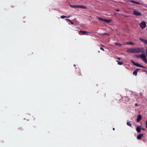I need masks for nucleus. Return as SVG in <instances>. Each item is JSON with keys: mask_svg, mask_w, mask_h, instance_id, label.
<instances>
[{"mask_svg": "<svg viewBox=\"0 0 147 147\" xmlns=\"http://www.w3.org/2000/svg\"><path fill=\"white\" fill-rule=\"evenodd\" d=\"M145 49L142 47L129 48L127 49L126 52L129 53H144Z\"/></svg>", "mask_w": 147, "mask_h": 147, "instance_id": "obj_1", "label": "nucleus"}, {"mask_svg": "<svg viewBox=\"0 0 147 147\" xmlns=\"http://www.w3.org/2000/svg\"><path fill=\"white\" fill-rule=\"evenodd\" d=\"M136 56L137 58H141L144 62L147 64V59L145 54L142 53L141 55H136Z\"/></svg>", "mask_w": 147, "mask_h": 147, "instance_id": "obj_2", "label": "nucleus"}, {"mask_svg": "<svg viewBox=\"0 0 147 147\" xmlns=\"http://www.w3.org/2000/svg\"><path fill=\"white\" fill-rule=\"evenodd\" d=\"M140 27L142 29H144L146 26V23L144 21L142 22L140 24Z\"/></svg>", "mask_w": 147, "mask_h": 147, "instance_id": "obj_3", "label": "nucleus"}, {"mask_svg": "<svg viewBox=\"0 0 147 147\" xmlns=\"http://www.w3.org/2000/svg\"><path fill=\"white\" fill-rule=\"evenodd\" d=\"M133 14L136 16H140L141 15L140 12H138L136 11H134L133 12Z\"/></svg>", "mask_w": 147, "mask_h": 147, "instance_id": "obj_4", "label": "nucleus"}, {"mask_svg": "<svg viewBox=\"0 0 147 147\" xmlns=\"http://www.w3.org/2000/svg\"><path fill=\"white\" fill-rule=\"evenodd\" d=\"M131 62L133 63V64L134 65H135L136 66L138 67H140L141 65H140L139 64H138V63H135L134 61L133 60H131Z\"/></svg>", "mask_w": 147, "mask_h": 147, "instance_id": "obj_5", "label": "nucleus"}, {"mask_svg": "<svg viewBox=\"0 0 147 147\" xmlns=\"http://www.w3.org/2000/svg\"><path fill=\"white\" fill-rule=\"evenodd\" d=\"M144 136V134H140L138 135L137 138L138 140L141 139L142 137Z\"/></svg>", "mask_w": 147, "mask_h": 147, "instance_id": "obj_6", "label": "nucleus"}, {"mask_svg": "<svg viewBox=\"0 0 147 147\" xmlns=\"http://www.w3.org/2000/svg\"><path fill=\"white\" fill-rule=\"evenodd\" d=\"M141 128L140 126H137L136 128V130L137 131V132L138 133H140L141 132Z\"/></svg>", "mask_w": 147, "mask_h": 147, "instance_id": "obj_7", "label": "nucleus"}, {"mask_svg": "<svg viewBox=\"0 0 147 147\" xmlns=\"http://www.w3.org/2000/svg\"><path fill=\"white\" fill-rule=\"evenodd\" d=\"M140 69L139 68H138L136 69L135 70L133 71V74L135 76H136L139 70Z\"/></svg>", "mask_w": 147, "mask_h": 147, "instance_id": "obj_8", "label": "nucleus"}, {"mask_svg": "<svg viewBox=\"0 0 147 147\" xmlns=\"http://www.w3.org/2000/svg\"><path fill=\"white\" fill-rule=\"evenodd\" d=\"M139 39L142 42H143L144 43L147 45V40L143 39L141 38H140Z\"/></svg>", "mask_w": 147, "mask_h": 147, "instance_id": "obj_9", "label": "nucleus"}, {"mask_svg": "<svg viewBox=\"0 0 147 147\" xmlns=\"http://www.w3.org/2000/svg\"><path fill=\"white\" fill-rule=\"evenodd\" d=\"M79 32L80 33H82V34L83 35H87L88 34V32L86 31H80Z\"/></svg>", "mask_w": 147, "mask_h": 147, "instance_id": "obj_10", "label": "nucleus"}, {"mask_svg": "<svg viewBox=\"0 0 147 147\" xmlns=\"http://www.w3.org/2000/svg\"><path fill=\"white\" fill-rule=\"evenodd\" d=\"M142 117L140 115H139L138 116L137 119V121L138 122H139L141 120Z\"/></svg>", "mask_w": 147, "mask_h": 147, "instance_id": "obj_11", "label": "nucleus"}, {"mask_svg": "<svg viewBox=\"0 0 147 147\" xmlns=\"http://www.w3.org/2000/svg\"><path fill=\"white\" fill-rule=\"evenodd\" d=\"M80 8L86 9V7L85 6L82 5H78V7Z\"/></svg>", "mask_w": 147, "mask_h": 147, "instance_id": "obj_12", "label": "nucleus"}, {"mask_svg": "<svg viewBox=\"0 0 147 147\" xmlns=\"http://www.w3.org/2000/svg\"><path fill=\"white\" fill-rule=\"evenodd\" d=\"M115 44L119 46H121L122 45L119 42H115Z\"/></svg>", "mask_w": 147, "mask_h": 147, "instance_id": "obj_13", "label": "nucleus"}, {"mask_svg": "<svg viewBox=\"0 0 147 147\" xmlns=\"http://www.w3.org/2000/svg\"><path fill=\"white\" fill-rule=\"evenodd\" d=\"M116 61L118 63V64L119 65H122L123 64V63L122 62H121L117 60H116Z\"/></svg>", "mask_w": 147, "mask_h": 147, "instance_id": "obj_14", "label": "nucleus"}, {"mask_svg": "<svg viewBox=\"0 0 147 147\" xmlns=\"http://www.w3.org/2000/svg\"><path fill=\"white\" fill-rule=\"evenodd\" d=\"M127 44H128L129 45H134V44L131 42H126Z\"/></svg>", "mask_w": 147, "mask_h": 147, "instance_id": "obj_15", "label": "nucleus"}, {"mask_svg": "<svg viewBox=\"0 0 147 147\" xmlns=\"http://www.w3.org/2000/svg\"><path fill=\"white\" fill-rule=\"evenodd\" d=\"M71 7L74 8H78V5H71Z\"/></svg>", "mask_w": 147, "mask_h": 147, "instance_id": "obj_16", "label": "nucleus"}, {"mask_svg": "<svg viewBox=\"0 0 147 147\" xmlns=\"http://www.w3.org/2000/svg\"><path fill=\"white\" fill-rule=\"evenodd\" d=\"M98 20L100 21H101L102 22H105V19H104L101 18H98Z\"/></svg>", "mask_w": 147, "mask_h": 147, "instance_id": "obj_17", "label": "nucleus"}, {"mask_svg": "<svg viewBox=\"0 0 147 147\" xmlns=\"http://www.w3.org/2000/svg\"><path fill=\"white\" fill-rule=\"evenodd\" d=\"M127 124L128 125L131 127V124L129 122H127Z\"/></svg>", "mask_w": 147, "mask_h": 147, "instance_id": "obj_18", "label": "nucleus"}, {"mask_svg": "<svg viewBox=\"0 0 147 147\" xmlns=\"http://www.w3.org/2000/svg\"><path fill=\"white\" fill-rule=\"evenodd\" d=\"M69 17H70V16L66 17V16H61V18H62V19L64 18H69Z\"/></svg>", "mask_w": 147, "mask_h": 147, "instance_id": "obj_19", "label": "nucleus"}, {"mask_svg": "<svg viewBox=\"0 0 147 147\" xmlns=\"http://www.w3.org/2000/svg\"><path fill=\"white\" fill-rule=\"evenodd\" d=\"M111 21V20H107V19H105V22H107L108 23H109Z\"/></svg>", "mask_w": 147, "mask_h": 147, "instance_id": "obj_20", "label": "nucleus"}, {"mask_svg": "<svg viewBox=\"0 0 147 147\" xmlns=\"http://www.w3.org/2000/svg\"><path fill=\"white\" fill-rule=\"evenodd\" d=\"M140 67H142V68H146L145 67H144L143 66H142L141 65H140Z\"/></svg>", "mask_w": 147, "mask_h": 147, "instance_id": "obj_21", "label": "nucleus"}, {"mask_svg": "<svg viewBox=\"0 0 147 147\" xmlns=\"http://www.w3.org/2000/svg\"><path fill=\"white\" fill-rule=\"evenodd\" d=\"M130 1L131 2H132L133 3H135V2H136V1H133V0H131Z\"/></svg>", "mask_w": 147, "mask_h": 147, "instance_id": "obj_22", "label": "nucleus"}, {"mask_svg": "<svg viewBox=\"0 0 147 147\" xmlns=\"http://www.w3.org/2000/svg\"><path fill=\"white\" fill-rule=\"evenodd\" d=\"M66 21H69V22H70L71 21L70 20H69V19H66Z\"/></svg>", "mask_w": 147, "mask_h": 147, "instance_id": "obj_23", "label": "nucleus"}, {"mask_svg": "<svg viewBox=\"0 0 147 147\" xmlns=\"http://www.w3.org/2000/svg\"><path fill=\"white\" fill-rule=\"evenodd\" d=\"M100 49L101 50H102L103 51H104V49H103V48H102V47H100Z\"/></svg>", "mask_w": 147, "mask_h": 147, "instance_id": "obj_24", "label": "nucleus"}, {"mask_svg": "<svg viewBox=\"0 0 147 147\" xmlns=\"http://www.w3.org/2000/svg\"><path fill=\"white\" fill-rule=\"evenodd\" d=\"M146 125L145 127L146 128H147V120L146 121Z\"/></svg>", "mask_w": 147, "mask_h": 147, "instance_id": "obj_25", "label": "nucleus"}, {"mask_svg": "<svg viewBox=\"0 0 147 147\" xmlns=\"http://www.w3.org/2000/svg\"><path fill=\"white\" fill-rule=\"evenodd\" d=\"M71 24H74V23L73 22H72L71 21L70 22Z\"/></svg>", "mask_w": 147, "mask_h": 147, "instance_id": "obj_26", "label": "nucleus"}, {"mask_svg": "<svg viewBox=\"0 0 147 147\" xmlns=\"http://www.w3.org/2000/svg\"><path fill=\"white\" fill-rule=\"evenodd\" d=\"M135 3H136V4H140V3L139 2H136V1Z\"/></svg>", "mask_w": 147, "mask_h": 147, "instance_id": "obj_27", "label": "nucleus"}, {"mask_svg": "<svg viewBox=\"0 0 147 147\" xmlns=\"http://www.w3.org/2000/svg\"><path fill=\"white\" fill-rule=\"evenodd\" d=\"M141 129L143 130H145V129L144 128H141Z\"/></svg>", "mask_w": 147, "mask_h": 147, "instance_id": "obj_28", "label": "nucleus"}, {"mask_svg": "<svg viewBox=\"0 0 147 147\" xmlns=\"http://www.w3.org/2000/svg\"><path fill=\"white\" fill-rule=\"evenodd\" d=\"M116 10L117 11H119V9H116Z\"/></svg>", "mask_w": 147, "mask_h": 147, "instance_id": "obj_29", "label": "nucleus"}, {"mask_svg": "<svg viewBox=\"0 0 147 147\" xmlns=\"http://www.w3.org/2000/svg\"><path fill=\"white\" fill-rule=\"evenodd\" d=\"M117 59L119 60H121V58H120V57H118Z\"/></svg>", "mask_w": 147, "mask_h": 147, "instance_id": "obj_30", "label": "nucleus"}, {"mask_svg": "<svg viewBox=\"0 0 147 147\" xmlns=\"http://www.w3.org/2000/svg\"><path fill=\"white\" fill-rule=\"evenodd\" d=\"M135 105L136 106H137L138 105V104L137 103H136L135 104Z\"/></svg>", "mask_w": 147, "mask_h": 147, "instance_id": "obj_31", "label": "nucleus"}, {"mask_svg": "<svg viewBox=\"0 0 147 147\" xmlns=\"http://www.w3.org/2000/svg\"><path fill=\"white\" fill-rule=\"evenodd\" d=\"M104 34L105 35H109V34H107V33H104Z\"/></svg>", "mask_w": 147, "mask_h": 147, "instance_id": "obj_32", "label": "nucleus"}, {"mask_svg": "<svg viewBox=\"0 0 147 147\" xmlns=\"http://www.w3.org/2000/svg\"><path fill=\"white\" fill-rule=\"evenodd\" d=\"M115 128H113V130H115Z\"/></svg>", "mask_w": 147, "mask_h": 147, "instance_id": "obj_33", "label": "nucleus"}, {"mask_svg": "<svg viewBox=\"0 0 147 147\" xmlns=\"http://www.w3.org/2000/svg\"><path fill=\"white\" fill-rule=\"evenodd\" d=\"M76 66V65H75V64L74 65V66Z\"/></svg>", "mask_w": 147, "mask_h": 147, "instance_id": "obj_34", "label": "nucleus"}, {"mask_svg": "<svg viewBox=\"0 0 147 147\" xmlns=\"http://www.w3.org/2000/svg\"><path fill=\"white\" fill-rule=\"evenodd\" d=\"M102 46H103V47H104V46H104V45H102Z\"/></svg>", "mask_w": 147, "mask_h": 147, "instance_id": "obj_35", "label": "nucleus"}, {"mask_svg": "<svg viewBox=\"0 0 147 147\" xmlns=\"http://www.w3.org/2000/svg\"><path fill=\"white\" fill-rule=\"evenodd\" d=\"M98 52L99 53L100 52V51H98Z\"/></svg>", "mask_w": 147, "mask_h": 147, "instance_id": "obj_36", "label": "nucleus"}]
</instances>
